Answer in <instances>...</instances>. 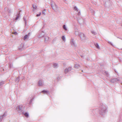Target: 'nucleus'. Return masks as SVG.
I'll return each instance as SVG.
<instances>
[{
    "mask_svg": "<svg viewBox=\"0 0 122 122\" xmlns=\"http://www.w3.org/2000/svg\"><path fill=\"white\" fill-rule=\"evenodd\" d=\"M107 106L102 104H101L100 107L99 113L102 115L105 114L107 112Z\"/></svg>",
    "mask_w": 122,
    "mask_h": 122,
    "instance_id": "obj_1",
    "label": "nucleus"
},
{
    "mask_svg": "<svg viewBox=\"0 0 122 122\" xmlns=\"http://www.w3.org/2000/svg\"><path fill=\"white\" fill-rule=\"evenodd\" d=\"M23 106L22 105H20L17 106L16 108V111L18 112V113L20 114L21 113H24L23 112V110L22 109Z\"/></svg>",
    "mask_w": 122,
    "mask_h": 122,
    "instance_id": "obj_2",
    "label": "nucleus"
},
{
    "mask_svg": "<svg viewBox=\"0 0 122 122\" xmlns=\"http://www.w3.org/2000/svg\"><path fill=\"white\" fill-rule=\"evenodd\" d=\"M82 40H85L87 39V38H86V36H85L84 34L82 33H80V35L79 36Z\"/></svg>",
    "mask_w": 122,
    "mask_h": 122,
    "instance_id": "obj_3",
    "label": "nucleus"
},
{
    "mask_svg": "<svg viewBox=\"0 0 122 122\" xmlns=\"http://www.w3.org/2000/svg\"><path fill=\"white\" fill-rule=\"evenodd\" d=\"M72 69V68L71 67H66L65 70L64 71V73L66 74L68 73H69Z\"/></svg>",
    "mask_w": 122,
    "mask_h": 122,
    "instance_id": "obj_4",
    "label": "nucleus"
},
{
    "mask_svg": "<svg viewBox=\"0 0 122 122\" xmlns=\"http://www.w3.org/2000/svg\"><path fill=\"white\" fill-rule=\"evenodd\" d=\"M70 43L71 46L75 47H76L77 46V45L76 44L75 41H74V39L72 38L71 39L70 41Z\"/></svg>",
    "mask_w": 122,
    "mask_h": 122,
    "instance_id": "obj_5",
    "label": "nucleus"
},
{
    "mask_svg": "<svg viewBox=\"0 0 122 122\" xmlns=\"http://www.w3.org/2000/svg\"><path fill=\"white\" fill-rule=\"evenodd\" d=\"M120 80L117 78H114L111 79V82L113 83L117 82V81H119Z\"/></svg>",
    "mask_w": 122,
    "mask_h": 122,
    "instance_id": "obj_6",
    "label": "nucleus"
},
{
    "mask_svg": "<svg viewBox=\"0 0 122 122\" xmlns=\"http://www.w3.org/2000/svg\"><path fill=\"white\" fill-rule=\"evenodd\" d=\"M6 116V112H5L2 115L0 116V122L2 121L3 118Z\"/></svg>",
    "mask_w": 122,
    "mask_h": 122,
    "instance_id": "obj_7",
    "label": "nucleus"
},
{
    "mask_svg": "<svg viewBox=\"0 0 122 122\" xmlns=\"http://www.w3.org/2000/svg\"><path fill=\"white\" fill-rule=\"evenodd\" d=\"M44 85L43 82L42 80H40L38 83V86H42Z\"/></svg>",
    "mask_w": 122,
    "mask_h": 122,
    "instance_id": "obj_8",
    "label": "nucleus"
},
{
    "mask_svg": "<svg viewBox=\"0 0 122 122\" xmlns=\"http://www.w3.org/2000/svg\"><path fill=\"white\" fill-rule=\"evenodd\" d=\"M39 37H41L44 36L45 35V33L43 31H41L39 33Z\"/></svg>",
    "mask_w": 122,
    "mask_h": 122,
    "instance_id": "obj_9",
    "label": "nucleus"
},
{
    "mask_svg": "<svg viewBox=\"0 0 122 122\" xmlns=\"http://www.w3.org/2000/svg\"><path fill=\"white\" fill-rule=\"evenodd\" d=\"M30 34V33H29L28 35H25L24 37V41H26L27 39L29 38V35Z\"/></svg>",
    "mask_w": 122,
    "mask_h": 122,
    "instance_id": "obj_10",
    "label": "nucleus"
},
{
    "mask_svg": "<svg viewBox=\"0 0 122 122\" xmlns=\"http://www.w3.org/2000/svg\"><path fill=\"white\" fill-rule=\"evenodd\" d=\"M78 22L80 24H82L84 23V20L82 19H78Z\"/></svg>",
    "mask_w": 122,
    "mask_h": 122,
    "instance_id": "obj_11",
    "label": "nucleus"
},
{
    "mask_svg": "<svg viewBox=\"0 0 122 122\" xmlns=\"http://www.w3.org/2000/svg\"><path fill=\"white\" fill-rule=\"evenodd\" d=\"M34 97L33 96H31L29 98V99L30 101L29 102V104H31L32 100L34 99Z\"/></svg>",
    "mask_w": 122,
    "mask_h": 122,
    "instance_id": "obj_12",
    "label": "nucleus"
},
{
    "mask_svg": "<svg viewBox=\"0 0 122 122\" xmlns=\"http://www.w3.org/2000/svg\"><path fill=\"white\" fill-rule=\"evenodd\" d=\"M41 92L43 93L44 94H46L47 95L49 94V92L48 91L44 90L42 91Z\"/></svg>",
    "mask_w": 122,
    "mask_h": 122,
    "instance_id": "obj_13",
    "label": "nucleus"
},
{
    "mask_svg": "<svg viewBox=\"0 0 122 122\" xmlns=\"http://www.w3.org/2000/svg\"><path fill=\"white\" fill-rule=\"evenodd\" d=\"M32 7L33 8V11H34L36 10L37 7L35 5H32Z\"/></svg>",
    "mask_w": 122,
    "mask_h": 122,
    "instance_id": "obj_14",
    "label": "nucleus"
},
{
    "mask_svg": "<svg viewBox=\"0 0 122 122\" xmlns=\"http://www.w3.org/2000/svg\"><path fill=\"white\" fill-rule=\"evenodd\" d=\"M58 67V65L57 63H54V68H57Z\"/></svg>",
    "mask_w": 122,
    "mask_h": 122,
    "instance_id": "obj_15",
    "label": "nucleus"
},
{
    "mask_svg": "<svg viewBox=\"0 0 122 122\" xmlns=\"http://www.w3.org/2000/svg\"><path fill=\"white\" fill-rule=\"evenodd\" d=\"M49 40V38L48 37L46 36L45 38V42H46Z\"/></svg>",
    "mask_w": 122,
    "mask_h": 122,
    "instance_id": "obj_16",
    "label": "nucleus"
},
{
    "mask_svg": "<svg viewBox=\"0 0 122 122\" xmlns=\"http://www.w3.org/2000/svg\"><path fill=\"white\" fill-rule=\"evenodd\" d=\"M55 7L56 8L55 9V10L54 9V10L55 12L57 11L58 10V9L57 6L56 4L55 5Z\"/></svg>",
    "mask_w": 122,
    "mask_h": 122,
    "instance_id": "obj_17",
    "label": "nucleus"
},
{
    "mask_svg": "<svg viewBox=\"0 0 122 122\" xmlns=\"http://www.w3.org/2000/svg\"><path fill=\"white\" fill-rule=\"evenodd\" d=\"M75 34L76 36H79L80 35V33L77 31H76L75 32Z\"/></svg>",
    "mask_w": 122,
    "mask_h": 122,
    "instance_id": "obj_18",
    "label": "nucleus"
},
{
    "mask_svg": "<svg viewBox=\"0 0 122 122\" xmlns=\"http://www.w3.org/2000/svg\"><path fill=\"white\" fill-rule=\"evenodd\" d=\"M95 45L96 47H97V48L99 49H100V48L98 43H97L95 44Z\"/></svg>",
    "mask_w": 122,
    "mask_h": 122,
    "instance_id": "obj_19",
    "label": "nucleus"
},
{
    "mask_svg": "<svg viewBox=\"0 0 122 122\" xmlns=\"http://www.w3.org/2000/svg\"><path fill=\"white\" fill-rule=\"evenodd\" d=\"M19 80V77H17L15 80V81L16 82H18Z\"/></svg>",
    "mask_w": 122,
    "mask_h": 122,
    "instance_id": "obj_20",
    "label": "nucleus"
},
{
    "mask_svg": "<svg viewBox=\"0 0 122 122\" xmlns=\"http://www.w3.org/2000/svg\"><path fill=\"white\" fill-rule=\"evenodd\" d=\"M63 28L65 30H67V29L66 26V25H63Z\"/></svg>",
    "mask_w": 122,
    "mask_h": 122,
    "instance_id": "obj_21",
    "label": "nucleus"
},
{
    "mask_svg": "<svg viewBox=\"0 0 122 122\" xmlns=\"http://www.w3.org/2000/svg\"><path fill=\"white\" fill-rule=\"evenodd\" d=\"M91 33L95 35L97 34V33L94 31H91Z\"/></svg>",
    "mask_w": 122,
    "mask_h": 122,
    "instance_id": "obj_22",
    "label": "nucleus"
},
{
    "mask_svg": "<svg viewBox=\"0 0 122 122\" xmlns=\"http://www.w3.org/2000/svg\"><path fill=\"white\" fill-rule=\"evenodd\" d=\"M62 38L63 41H65L66 38H65V37L64 36H62Z\"/></svg>",
    "mask_w": 122,
    "mask_h": 122,
    "instance_id": "obj_23",
    "label": "nucleus"
},
{
    "mask_svg": "<svg viewBox=\"0 0 122 122\" xmlns=\"http://www.w3.org/2000/svg\"><path fill=\"white\" fill-rule=\"evenodd\" d=\"M24 115L26 117H28L29 116L27 112H25V113L24 114Z\"/></svg>",
    "mask_w": 122,
    "mask_h": 122,
    "instance_id": "obj_24",
    "label": "nucleus"
},
{
    "mask_svg": "<svg viewBox=\"0 0 122 122\" xmlns=\"http://www.w3.org/2000/svg\"><path fill=\"white\" fill-rule=\"evenodd\" d=\"M46 11V9H44L42 12V13L44 15H45V12Z\"/></svg>",
    "mask_w": 122,
    "mask_h": 122,
    "instance_id": "obj_25",
    "label": "nucleus"
},
{
    "mask_svg": "<svg viewBox=\"0 0 122 122\" xmlns=\"http://www.w3.org/2000/svg\"><path fill=\"white\" fill-rule=\"evenodd\" d=\"M105 73L106 74V75L107 76H109V74L108 72L106 71H105Z\"/></svg>",
    "mask_w": 122,
    "mask_h": 122,
    "instance_id": "obj_26",
    "label": "nucleus"
},
{
    "mask_svg": "<svg viewBox=\"0 0 122 122\" xmlns=\"http://www.w3.org/2000/svg\"><path fill=\"white\" fill-rule=\"evenodd\" d=\"M4 81H2L0 82V86H1L4 83Z\"/></svg>",
    "mask_w": 122,
    "mask_h": 122,
    "instance_id": "obj_27",
    "label": "nucleus"
},
{
    "mask_svg": "<svg viewBox=\"0 0 122 122\" xmlns=\"http://www.w3.org/2000/svg\"><path fill=\"white\" fill-rule=\"evenodd\" d=\"M19 15H17V16L16 17V18L15 19V20H17L19 18Z\"/></svg>",
    "mask_w": 122,
    "mask_h": 122,
    "instance_id": "obj_28",
    "label": "nucleus"
},
{
    "mask_svg": "<svg viewBox=\"0 0 122 122\" xmlns=\"http://www.w3.org/2000/svg\"><path fill=\"white\" fill-rule=\"evenodd\" d=\"M80 66L76 64L75 65V67L76 68H78Z\"/></svg>",
    "mask_w": 122,
    "mask_h": 122,
    "instance_id": "obj_29",
    "label": "nucleus"
},
{
    "mask_svg": "<svg viewBox=\"0 0 122 122\" xmlns=\"http://www.w3.org/2000/svg\"><path fill=\"white\" fill-rule=\"evenodd\" d=\"M74 10H77V11H78V9L77 7L76 6H75L74 8Z\"/></svg>",
    "mask_w": 122,
    "mask_h": 122,
    "instance_id": "obj_30",
    "label": "nucleus"
},
{
    "mask_svg": "<svg viewBox=\"0 0 122 122\" xmlns=\"http://www.w3.org/2000/svg\"><path fill=\"white\" fill-rule=\"evenodd\" d=\"M41 14V12H40L39 14H37L36 15V16L37 17H38L39 16H40V15Z\"/></svg>",
    "mask_w": 122,
    "mask_h": 122,
    "instance_id": "obj_31",
    "label": "nucleus"
},
{
    "mask_svg": "<svg viewBox=\"0 0 122 122\" xmlns=\"http://www.w3.org/2000/svg\"><path fill=\"white\" fill-rule=\"evenodd\" d=\"M108 43L111 44L112 46H113V44L110 41H108Z\"/></svg>",
    "mask_w": 122,
    "mask_h": 122,
    "instance_id": "obj_32",
    "label": "nucleus"
},
{
    "mask_svg": "<svg viewBox=\"0 0 122 122\" xmlns=\"http://www.w3.org/2000/svg\"><path fill=\"white\" fill-rule=\"evenodd\" d=\"M21 45V46H22V47L21 48H22V47H23L24 46L23 44H22Z\"/></svg>",
    "mask_w": 122,
    "mask_h": 122,
    "instance_id": "obj_33",
    "label": "nucleus"
},
{
    "mask_svg": "<svg viewBox=\"0 0 122 122\" xmlns=\"http://www.w3.org/2000/svg\"><path fill=\"white\" fill-rule=\"evenodd\" d=\"M12 65L11 64H10V65H9V66H10V68H11V67H12Z\"/></svg>",
    "mask_w": 122,
    "mask_h": 122,
    "instance_id": "obj_34",
    "label": "nucleus"
},
{
    "mask_svg": "<svg viewBox=\"0 0 122 122\" xmlns=\"http://www.w3.org/2000/svg\"><path fill=\"white\" fill-rule=\"evenodd\" d=\"M81 14V13H80V12L79 11L78 13V15H80Z\"/></svg>",
    "mask_w": 122,
    "mask_h": 122,
    "instance_id": "obj_35",
    "label": "nucleus"
},
{
    "mask_svg": "<svg viewBox=\"0 0 122 122\" xmlns=\"http://www.w3.org/2000/svg\"><path fill=\"white\" fill-rule=\"evenodd\" d=\"M60 79V77H58L57 78V79L58 80H59V79Z\"/></svg>",
    "mask_w": 122,
    "mask_h": 122,
    "instance_id": "obj_36",
    "label": "nucleus"
},
{
    "mask_svg": "<svg viewBox=\"0 0 122 122\" xmlns=\"http://www.w3.org/2000/svg\"><path fill=\"white\" fill-rule=\"evenodd\" d=\"M52 89H51V93H52L53 92V91H52Z\"/></svg>",
    "mask_w": 122,
    "mask_h": 122,
    "instance_id": "obj_37",
    "label": "nucleus"
},
{
    "mask_svg": "<svg viewBox=\"0 0 122 122\" xmlns=\"http://www.w3.org/2000/svg\"><path fill=\"white\" fill-rule=\"evenodd\" d=\"M51 6L52 8L53 9V5L52 4H51Z\"/></svg>",
    "mask_w": 122,
    "mask_h": 122,
    "instance_id": "obj_38",
    "label": "nucleus"
},
{
    "mask_svg": "<svg viewBox=\"0 0 122 122\" xmlns=\"http://www.w3.org/2000/svg\"><path fill=\"white\" fill-rule=\"evenodd\" d=\"M24 20L25 21L26 19H25V17H24Z\"/></svg>",
    "mask_w": 122,
    "mask_h": 122,
    "instance_id": "obj_39",
    "label": "nucleus"
},
{
    "mask_svg": "<svg viewBox=\"0 0 122 122\" xmlns=\"http://www.w3.org/2000/svg\"><path fill=\"white\" fill-rule=\"evenodd\" d=\"M13 34H17V32H14Z\"/></svg>",
    "mask_w": 122,
    "mask_h": 122,
    "instance_id": "obj_40",
    "label": "nucleus"
},
{
    "mask_svg": "<svg viewBox=\"0 0 122 122\" xmlns=\"http://www.w3.org/2000/svg\"><path fill=\"white\" fill-rule=\"evenodd\" d=\"M81 56V57H83V56Z\"/></svg>",
    "mask_w": 122,
    "mask_h": 122,
    "instance_id": "obj_41",
    "label": "nucleus"
},
{
    "mask_svg": "<svg viewBox=\"0 0 122 122\" xmlns=\"http://www.w3.org/2000/svg\"><path fill=\"white\" fill-rule=\"evenodd\" d=\"M114 71H115V72H116V73H117V72H116V71L115 70Z\"/></svg>",
    "mask_w": 122,
    "mask_h": 122,
    "instance_id": "obj_42",
    "label": "nucleus"
},
{
    "mask_svg": "<svg viewBox=\"0 0 122 122\" xmlns=\"http://www.w3.org/2000/svg\"><path fill=\"white\" fill-rule=\"evenodd\" d=\"M29 100L28 99V101H29Z\"/></svg>",
    "mask_w": 122,
    "mask_h": 122,
    "instance_id": "obj_43",
    "label": "nucleus"
},
{
    "mask_svg": "<svg viewBox=\"0 0 122 122\" xmlns=\"http://www.w3.org/2000/svg\"><path fill=\"white\" fill-rule=\"evenodd\" d=\"M105 5H106V3H105Z\"/></svg>",
    "mask_w": 122,
    "mask_h": 122,
    "instance_id": "obj_44",
    "label": "nucleus"
},
{
    "mask_svg": "<svg viewBox=\"0 0 122 122\" xmlns=\"http://www.w3.org/2000/svg\"><path fill=\"white\" fill-rule=\"evenodd\" d=\"M121 84L122 85V83H121Z\"/></svg>",
    "mask_w": 122,
    "mask_h": 122,
    "instance_id": "obj_45",
    "label": "nucleus"
},
{
    "mask_svg": "<svg viewBox=\"0 0 122 122\" xmlns=\"http://www.w3.org/2000/svg\"><path fill=\"white\" fill-rule=\"evenodd\" d=\"M122 50V49H121Z\"/></svg>",
    "mask_w": 122,
    "mask_h": 122,
    "instance_id": "obj_46",
    "label": "nucleus"
}]
</instances>
